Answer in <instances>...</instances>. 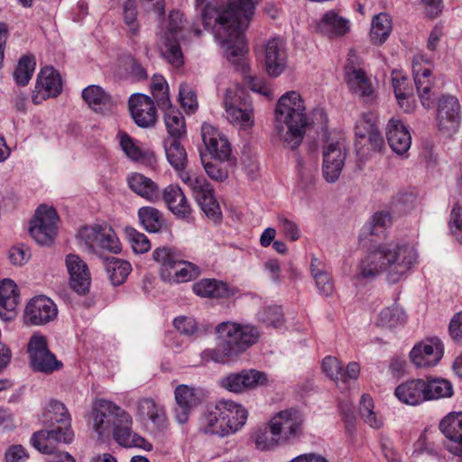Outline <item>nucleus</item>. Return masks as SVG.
<instances>
[{
	"instance_id": "f03ea898",
	"label": "nucleus",
	"mask_w": 462,
	"mask_h": 462,
	"mask_svg": "<svg viewBox=\"0 0 462 462\" xmlns=\"http://www.w3.org/2000/svg\"><path fill=\"white\" fill-rule=\"evenodd\" d=\"M416 248L407 243L389 241L372 246L359 261L354 276L358 281L371 282L384 274L389 283L405 279L418 263Z\"/></svg>"
},
{
	"instance_id": "79ce46f5",
	"label": "nucleus",
	"mask_w": 462,
	"mask_h": 462,
	"mask_svg": "<svg viewBox=\"0 0 462 462\" xmlns=\"http://www.w3.org/2000/svg\"><path fill=\"white\" fill-rule=\"evenodd\" d=\"M407 315L403 309L394 303L389 307L383 308L378 314L377 326L393 329L406 323Z\"/></svg>"
},
{
	"instance_id": "f8f14e48",
	"label": "nucleus",
	"mask_w": 462,
	"mask_h": 462,
	"mask_svg": "<svg viewBox=\"0 0 462 462\" xmlns=\"http://www.w3.org/2000/svg\"><path fill=\"white\" fill-rule=\"evenodd\" d=\"M429 62L423 55L417 54L412 59V73L417 93L421 105L426 108H430L434 105L436 93L434 91L435 80L431 74V69L423 67V63Z\"/></svg>"
},
{
	"instance_id": "774afa93",
	"label": "nucleus",
	"mask_w": 462,
	"mask_h": 462,
	"mask_svg": "<svg viewBox=\"0 0 462 462\" xmlns=\"http://www.w3.org/2000/svg\"><path fill=\"white\" fill-rule=\"evenodd\" d=\"M449 228L456 239L462 244V206L456 204L450 213Z\"/></svg>"
},
{
	"instance_id": "c756f323",
	"label": "nucleus",
	"mask_w": 462,
	"mask_h": 462,
	"mask_svg": "<svg viewBox=\"0 0 462 462\" xmlns=\"http://www.w3.org/2000/svg\"><path fill=\"white\" fill-rule=\"evenodd\" d=\"M221 406L228 437L238 432L245 425L248 411L243 405L233 401L221 400Z\"/></svg>"
},
{
	"instance_id": "4be33fe9",
	"label": "nucleus",
	"mask_w": 462,
	"mask_h": 462,
	"mask_svg": "<svg viewBox=\"0 0 462 462\" xmlns=\"http://www.w3.org/2000/svg\"><path fill=\"white\" fill-rule=\"evenodd\" d=\"M119 405L106 399H97L91 411L92 429L99 436H108L111 432L113 418Z\"/></svg>"
},
{
	"instance_id": "a878e982",
	"label": "nucleus",
	"mask_w": 462,
	"mask_h": 462,
	"mask_svg": "<svg viewBox=\"0 0 462 462\" xmlns=\"http://www.w3.org/2000/svg\"><path fill=\"white\" fill-rule=\"evenodd\" d=\"M176 406L174 414L177 421L184 424L189 420L191 411L200 402L195 388L186 384L179 385L174 392Z\"/></svg>"
},
{
	"instance_id": "49530a36",
	"label": "nucleus",
	"mask_w": 462,
	"mask_h": 462,
	"mask_svg": "<svg viewBox=\"0 0 462 462\" xmlns=\"http://www.w3.org/2000/svg\"><path fill=\"white\" fill-rule=\"evenodd\" d=\"M105 265L107 276L113 285L122 284L132 271L131 264L127 261L116 257L106 258Z\"/></svg>"
},
{
	"instance_id": "4d7b16f0",
	"label": "nucleus",
	"mask_w": 462,
	"mask_h": 462,
	"mask_svg": "<svg viewBox=\"0 0 462 462\" xmlns=\"http://www.w3.org/2000/svg\"><path fill=\"white\" fill-rule=\"evenodd\" d=\"M34 69V59L31 56L22 57L14 73V78L17 84L25 86L31 79Z\"/></svg>"
},
{
	"instance_id": "ea45409f",
	"label": "nucleus",
	"mask_w": 462,
	"mask_h": 462,
	"mask_svg": "<svg viewBox=\"0 0 462 462\" xmlns=\"http://www.w3.org/2000/svg\"><path fill=\"white\" fill-rule=\"evenodd\" d=\"M136 415L143 420L149 419L156 425H162L165 420V412L152 398H141L135 402Z\"/></svg>"
},
{
	"instance_id": "c9c22d12",
	"label": "nucleus",
	"mask_w": 462,
	"mask_h": 462,
	"mask_svg": "<svg viewBox=\"0 0 462 462\" xmlns=\"http://www.w3.org/2000/svg\"><path fill=\"white\" fill-rule=\"evenodd\" d=\"M195 294L204 298H228L234 295L232 289L216 279H202L193 284Z\"/></svg>"
},
{
	"instance_id": "3c124183",
	"label": "nucleus",
	"mask_w": 462,
	"mask_h": 462,
	"mask_svg": "<svg viewBox=\"0 0 462 462\" xmlns=\"http://www.w3.org/2000/svg\"><path fill=\"white\" fill-rule=\"evenodd\" d=\"M152 257L161 264L162 278H171V270L180 258L179 254L171 247L162 246L152 252Z\"/></svg>"
},
{
	"instance_id": "4c0bfd02",
	"label": "nucleus",
	"mask_w": 462,
	"mask_h": 462,
	"mask_svg": "<svg viewBox=\"0 0 462 462\" xmlns=\"http://www.w3.org/2000/svg\"><path fill=\"white\" fill-rule=\"evenodd\" d=\"M82 97L97 112L107 111L114 104L112 97L97 85L85 88L82 91Z\"/></svg>"
},
{
	"instance_id": "5fc2aeb1",
	"label": "nucleus",
	"mask_w": 462,
	"mask_h": 462,
	"mask_svg": "<svg viewBox=\"0 0 462 462\" xmlns=\"http://www.w3.org/2000/svg\"><path fill=\"white\" fill-rule=\"evenodd\" d=\"M151 90L153 98L161 109L171 106L169 87L162 76L154 75L152 79Z\"/></svg>"
},
{
	"instance_id": "09e8293b",
	"label": "nucleus",
	"mask_w": 462,
	"mask_h": 462,
	"mask_svg": "<svg viewBox=\"0 0 462 462\" xmlns=\"http://www.w3.org/2000/svg\"><path fill=\"white\" fill-rule=\"evenodd\" d=\"M200 274V269L192 263L178 259L176 264L171 270V278H163L170 282H186L197 278Z\"/></svg>"
},
{
	"instance_id": "58836bf2",
	"label": "nucleus",
	"mask_w": 462,
	"mask_h": 462,
	"mask_svg": "<svg viewBox=\"0 0 462 462\" xmlns=\"http://www.w3.org/2000/svg\"><path fill=\"white\" fill-rule=\"evenodd\" d=\"M42 421L49 427H54V423H58V427L71 428V419L66 406L56 400L50 401Z\"/></svg>"
},
{
	"instance_id": "9d476101",
	"label": "nucleus",
	"mask_w": 462,
	"mask_h": 462,
	"mask_svg": "<svg viewBox=\"0 0 462 462\" xmlns=\"http://www.w3.org/2000/svg\"><path fill=\"white\" fill-rule=\"evenodd\" d=\"M78 238L88 252H94L96 248L105 249L114 254L121 251L119 239L107 225L84 226L79 231Z\"/></svg>"
},
{
	"instance_id": "0e129e2a",
	"label": "nucleus",
	"mask_w": 462,
	"mask_h": 462,
	"mask_svg": "<svg viewBox=\"0 0 462 462\" xmlns=\"http://www.w3.org/2000/svg\"><path fill=\"white\" fill-rule=\"evenodd\" d=\"M316 171L317 167L314 163H304L301 161L298 162L300 184L304 189H309L313 187L315 183Z\"/></svg>"
},
{
	"instance_id": "412c9836",
	"label": "nucleus",
	"mask_w": 462,
	"mask_h": 462,
	"mask_svg": "<svg viewBox=\"0 0 462 462\" xmlns=\"http://www.w3.org/2000/svg\"><path fill=\"white\" fill-rule=\"evenodd\" d=\"M62 89L61 78L52 67L43 68L38 75L32 100L35 105L50 97H56Z\"/></svg>"
},
{
	"instance_id": "1a4fd4ad",
	"label": "nucleus",
	"mask_w": 462,
	"mask_h": 462,
	"mask_svg": "<svg viewBox=\"0 0 462 462\" xmlns=\"http://www.w3.org/2000/svg\"><path fill=\"white\" fill-rule=\"evenodd\" d=\"M303 424L302 414L294 409L281 411L270 420L271 428L283 446L294 442L303 435Z\"/></svg>"
},
{
	"instance_id": "dca6fc26",
	"label": "nucleus",
	"mask_w": 462,
	"mask_h": 462,
	"mask_svg": "<svg viewBox=\"0 0 462 462\" xmlns=\"http://www.w3.org/2000/svg\"><path fill=\"white\" fill-rule=\"evenodd\" d=\"M49 430H39L31 438L32 446L43 454H55L57 445L72 442L74 433L71 428L50 427Z\"/></svg>"
},
{
	"instance_id": "052dcab7",
	"label": "nucleus",
	"mask_w": 462,
	"mask_h": 462,
	"mask_svg": "<svg viewBox=\"0 0 462 462\" xmlns=\"http://www.w3.org/2000/svg\"><path fill=\"white\" fill-rule=\"evenodd\" d=\"M258 319L267 327L278 328L283 322V314L278 306L268 307L259 312Z\"/></svg>"
},
{
	"instance_id": "864d4df0",
	"label": "nucleus",
	"mask_w": 462,
	"mask_h": 462,
	"mask_svg": "<svg viewBox=\"0 0 462 462\" xmlns=\"http://www.w3.org/2000/svg\"><path fill=\"white\" fill-rule=\"evenodd\" d=\"M139 220L150 233L158 232L163 225L162 214L153 207H143L138 210Z\"/></svg>"
},
{
	"instance_id": "13d9d810",
	"label": "nucleus",
	"mask_w": 462,
	"mask_h": 462,
	"mask_svg": "<svg viewBox=\"0 0 462 462\" xmlns=\"http://www.w3.org/2000/svg\"><path fill=\"white\" fill-rule=\"evenodd\" d=\"M125 234L133 250L136 254H144L151 248V243L147 236L133 227H125Z\"/></svg>"
},
{
	"instance_id": "2f4dec72",
	"label": "nucleus",
	"mask_w": 462,
	"mask_h": 462,
	"mask_svg": "<svg viewBox=\"0 0 462 462\" xmlns=\"http://www.w3.org/2000/svg\"><path fill=\"white\" fill-rule=\"evenodd\" d=\"M425 390L423 379H412L398 385L394 394L402 402L414 406L426 402Z\"/></svg>"
},
{
	"instance_id": "338daca9",
	"label": "nucleus",
	"mask_w": 462,
	"mask_h": 462,
	"mask_svg": "<svg viewBox=\"0 0 462 462\" xmlns=\"http://www.w3.org/2000/svg\"><path fill=\"white\" fill-rule=\"evenodd\" d=\"M342 364L334 356H326L322 361L323 372L340 387L342 378Z\"/></svg>"
},
{
	"instance_id": "e2e57ef3",
	"label": "nucleus",
	"mask_w": 462,
	"mask_h": 462,
	"mask_svg": "<svg viewBox=\"0 0 462 462\" xmlns=\"http://www.w3.org/2000/svg\"><path fill=\"white\" fill-rule=\"evenodd\" d=\"M137 4L135 0H126L123 7V15L129 32L135 35L139 30L137 23Z\"/></svg>"
},
{
	"instance_id": "603ef678",
	"label": "nucleus",
	"mask_w": 462,
	"mask_h": 462,
	"mask_svg": "<svg viewBox=\"0 0 462 462\" xmlns=\"http://www.w3.org/2000/svg\"><path fill=\"white\" fill-rule=\"evenodd\" d=\"M424 386L426 388V401L447 398L453 394L451 383L445 379L431 378L424 380Z\"/></svg>"
},
{
	"instance_id": "bf43d9fd",
	"label": "nucleus",
	"mask_w": 462,
	"mask_h": 462,
	"mask_svg": "<svg viewBox=\"0 0 462 462\" xmlns=\"http://www.w3.org/2000/svg\"><path fill=\"white\" fill-rule=\"evenodd\" d=\"M32 221L47 228L57 230L58 215L53 208H48L42 205L37 208L35 216Z\"/></svg>"
},
{
	"instance_id": "f257e3e1",
	"label": "nucleus",
	"mask_w": 462,
	"mask_h": 462,
	"mask_svg": "<svg viewBox=\"0 0 462 462\" xmlns=\"http://www.w3.org/2000/svg\"><path fill=\"white\" fill-rule=\"evenodd\" d=\"M258 0H228L226 4H208L201 11L206 28H212L215 37L225 49L229 61L236 63L247 52L244 32L249 24Z\"/></svg>"
},
{
	"instance_id": "ddd939ff",
	"label": "nucleus",
	"mask_w": 462,
	"mask_h": 462,
	"mask_svg": "<svg viewBox=\"0 0 462 462\" xmlns=\"http://www.w3.org/2000/svg\"><path fill=\"white\" fill-rule=\"evenodd\" d=\"M201 136L208 152L215 160L229 165L234 163L231 144L223 132L210 124L204 123L201 126Z\"/></svg>"
},
{
	"instance_id": "e433bc0d",
	"label": "nucleus",
	"mask_w": 462,
	"mask_h": 462,
	"mask_svg": "<svg viewBox=\"0 0 462 462\" xmlns=\"http://www.w3.org/2000/svg\"><path fill=\"white\" fill-rule=\"evenodd\" d=\"M310 268L319 294L325 297L332 296L335 291L334 282L329 273L324 269L321 260L312 256Z\"/></svg>"
},
{
	"instance_id": "a18cd8bd",
	"label": "nucleus",
	"mask_w": 462,
	"mask_h": 462,
	"mask_svg": "<svg viewBox=\"0 0 462 462\" xmlns=\"http://www.w3.org/2000/svg\"><path fill=\"white\" fill-rule=\"evenodd\" d=\"M392 84L398 105L405 112H410L413 108V97L411 90L407 88V79L400 72L393 71L392 74Z\"/></svg>"
},
{
	"instance_id": "423d86ee",
	"label": "nucleus",
	"mask_w": 462,
	"mask_h": 462,
	"mask_svg": "<svg viewBox=\"0 0 462 462\" xmlns=\"http://www.w3.org/2000/svg\"><path fill=\"white\" fill-rule=\"evenodd\" d=\"M181 25L182 14L179 11H171L164 25L159 47L162 56L174 68H180L184 63L183 54L177 39Z\"/></svg>"
},
{
	"instance_id": "2eb2a0df",
	"label": "nucleus",
	"mask_w": 462,
	"mask_h": 462,
	"mask_svg": "<svg viewBox=\"0 0 462 462\" xmlns=\"http://www.w3.org/2000/svg\"><path fill=\"white\" fill-rule=\"evenodd\" d=\"M444 345L438 337H428L416 344L410 352L411 362L418 368L435 366L443 357Z\"/></svg>"
},
{
	"instance_id": "f704fd0d",
	"label": "nucleus",
	"mask_w": 462,
	"mask_h": 462,
	"mask_svg": "<svg viewBox=\"0 0 462 462\" xmlns=\"http://www.w3.org/2000/svg\"><path fill=\"white\" fill-rule=\"evenodd\" d=\"M350 29L347 19L339 16L335 11L330 10L324 14L317 23V30L328 37L345 35Z\"/></svg>"
},
{
	"instance_id": "39448f33",
	"label": "nucleus",
	"mask_w": 462,
	"mask_h": 462,
	"mask_svg": "<svg viewBox=\"0 0 462 462\" xmlns=\"http://www.w3.org/2000/svg\"><path fill=\"white\" fill-rule=\"evenodd\" d=\"M223 106L226 117L232 125L242 129L252 128L254 124V108L245 97V90L238 84L228 87L224 94Z\"/></svg>"
},
{
	"instance_id": "c85d7f7f",
	"label": "nucleus",
	"mask_w": 462,
	"mask_h": 462,
	"mask_svg": "<svg viewBox=\"0 0 462 462\" xmlns=\"http://www.w3.org/2000/svg\"><path fill=\"white\" fill-rule=\"evenodd\" d=\"M386 138L392 150L400 155L407 152L411 144V134L399 119L389 120L386 126Z\"/></svg>"
},
{
	"instance_id": "6ab92c4d",
	"label": "nucleus",
	"mask_w": 462,
	"mask_h": 462,
	"mask_svg": "<svg viewBox=\"0 0 462 462\" xmlns=\"http://www.w3.org/2000/svg\"><path fill=\"white\" fill-rule=\"evenodd\" d=\"M346 152L340 142H331L323 148L322 174L328 183L336 182L344 168Z\"/></svg>"
},
{
	"instance_id": "cd10ccee",
	"label": "nucleus",
	"mask_w": 462,
	"mask_h": 462,
	"mask_svg": "<svg viewBox=\"0 0 462 462\" xmlns=\"http://www.w3.org/2000/svg\"><path fill=\"white\" fill-rule=\"evenodd\" d=\"M226 428L221 401L208 407L199 419V429L205 434L225 438L226 437Z\"/></svg>"
},
{
	"instance_id": "c03bdc74",
	"label": "nucleus",
	"mask_w": 462,
	"mask_h": 462,
	"mask_svg": "<svg viewBox=\"0 0 462 462\" xmlns=\"http://www.w3.org/2000/svg\"><path fill=\"white\" fill-rule=\"evenodd\" d=\"M392 225V217L387 211L375 212L361 229V236H381Z\"/></svg>"
},
{
	"instance_id": "4468645a",
	"label": "nucleus",
	"mask_w": 462,
	"mask_h": 462,
	"mask_svg": "<svg viewBox=\"0 0 462 462\" xmlns=\"http://www.w3.org/2000/svg\"><path fill=\"white\" fill-rule=\"evenodd\" d=\"M264 69L268 76L277 78L288 68L286 42L282 37H273L263 45Z\"/></svg>"
},
{
	"instance_id": "5701e85b",
	"label": "nucleus",
	"mask_w": 462,
	"mask_h": 462,
	"mask_svg": "<svg viewBox=\"0 0 462 462\" xmlns=\"http://www.w3.org/2000/svg\"><path fill=\"white\" fill-rule=\"evenodd\" d=\"M129 109L134 123L143 128L153 126L157 121L152 99L143 94H134L129 99Z\"/></svg>"
},
{
	"instance_id": "6e6d98bb",
	"label": "nucleus",
	"mask_w": 462,
	"mask_h": 462,
	"mask_svg": "<svg viewBox=\"0 0 462 462\" xmlns=\"http://www.w3.org/2000/svg\"><path fill=\"white\" fill-rule=\"evenodd\" d=\"M359 412L362 419L370 427L378 429L383 425V419L374 411V402L370 395H362Z\"/></svg>"
},
{
	"instance_id": "b1692460",
	"label": "nucleus",
	"mask_w": 462,
	"mask_h": 462,
	"mask_svg": "<svg viewBox=\"0 0 462 462\" xmlns=\"http://www.w3.org/2000/svg\"><path fill=\"white\" fill-rule=\"evenodd\" d=\"M66 266L69 273V284L79 294H86L91 282L88 264L77 254H70L66 257Z\"/></svg>"
},
{
	"instance_id": "680f3d73",
	"label": "nucleus",
	"mask_w": 462,
	"mask_h": 462,
	"mask_svg": "<svg viewBox=\"0 0 462 462\" xmlns=\"http://www.w3.org/2000/svg\"><path fill=\"white\" fill-rule=\"evenodd\" d=\"M30 234L38 244L46 245L52 243L57 234V230L47 228L32 221Z\"/></svg>"
},
{
	"instance_id": "a211bd4d",
	"label": "nucleus",
	"mask_w": 462,
	"mask_h": 462,
	"mask_svg": "<svg viewBox=\"0 0 462 462\" xmlns=\"http://www.w3.org/2000/svg\"><path fill=\"white\" fill-rule=\"evenodd\" d=\"M267 381L265 373L251 369L220 378L219 385L231 393H238L264 385Z\"/></svg>"
},
{
	"instance_id": "aec40b11",
	"label": "nucleus",
	"mask_w": 462,
	"mask_h": 462,
	"mask_svg": "<svg viewBox=\"0 0 462 462\" xmlns=\"http://www.w3.org/2000/svg\"><path fill=\"white\" fill-rule=\"evenodd\" d=\"M58 314L56 304L48 297L37 296L26 305L24 320L26 324L41 326L54 320Z\"/></svg>"
},
{
	"instance_id": "9b49d317",
	"label": "nucleus",
	"mask_w": 462,
	"mask_h": 462,
	"mask_svg": "<svg viewBox=\"0 0 462 462\" xmlns=\"http://www.w3.org/2000/svg\"><path fill=\"white\" fill-rule=\"evenodd\" d=\"M27 353L30 365L34 371L51 374L62 366L61 362L49 349L46 337L40 333H34L30 337Z\"/></svg>"
},
{
	"instance_id": "7ed1b4c3",
	"label": "nucleus",
	"mask_w": 462,
	"mask_h": 462,
	"mask_svg": "<svg viewBox=\"0 0 462 462\" xmlns=\"http://www.w3.org/2000/svg\"><path fill=\"white\" fill-rule=\"evenodd\" d=\"M310 120L300 95L289 91L282 95L275 108V129L281 141L289 148L296 149L302 142Z\"/></svg>"
},
{
	"instance_id": "72a5a7b5",
	"label": "nucleus",
	"mask_w": 462,
	"mask_h": 462,
	"mask_svg": "<svg viewBox=\"0 0 462 462\" xmlns=\"http://www.w3.org/2000/svg\"><path fill=\"white\" fill-rule=\"evenodd\" d=\"M162 199L168 208L177 217L185 218L191 213L188 199L178 185H169L162 191Z\"/></svg>"
},
{
	"instance_id": "de8ad7c7",
	"label": "nucleus",
	"mask_w": 462,
	"mask_h": 462,
	"mask_svg": "<svg viewBox=\"0 0 462 462\" xmlns=\"http://www.w3.org/2000/svg\"><path fill=\"white\" fill-rule=\"evenodd\" d=\"M164 111V123L168 132V137L181 138L186 134V125L182 114L171 106Z\"/></svg>"
},
{
	"instance_id": "6e6552de",
	"label": "nucleus",
	"mask_w": 462,
	"mask_h": 462,
	"mask_svg": "<svg viewBox=\"0 0 462 462\" xmlns=\"http://www.w3.org/2000/svg\"><path fill=\"white\" fill-rule=\"evenodd\" d=\"M181 180L189 186L192 194L203 212L212 218L218 219L221 210L215 198L212 186L203 177H194L184 170L178 171Z\"/></svg>"
},
{
	"instance_id": "f3484780",
	"label": "nucleus",
	"mask_w": 462,
	"mask_h": 462,
	"mask_svg": "<svg viewBox=\"0 0 462 462\" xmlns=\"http://www.w3.org/2000/svg\"><path fill=\"white\" fill-rule=\"evenodd\" d=\"M461 106L457 97L453 96L442 97L438 105V128L442 134L451 136L460 125Z\"/></svg>"
},
{
	"instance_id": "69168bd1",
	"label": "nucleus",
	"mask_w": 462,
	"mask_h": 462,
	"mask_svg": "<svg viewBox=\"0 0 462 462\" xmlns=\"http://www.w3.org/2000/svg\"><path fill=\"white\" fill-rule=\"evenodd\" d=\"M179 98L182 107L188 112H194L198 107L197 97L193 89L187 83L180 85Z\"/></svg>"
},
{
	"instance_id": "20e7f679",
	"label": "nucleus",
	"mask_w": 462,
	"mask_h": 462,
	"mask_svg": "<svg viewBox=\"0 0 462 462\" xmlns=\"http://www.w3.org/2000/svg\"><path fill=\"white\" fill-rule=\"evenodd\" d=\"M216 332L217 346L211 348L212 361L216 363H225L228 357L244 352L256 343L260 335L255 327L233 322L219 324Z\"/></svg>"
},
{
	"instance_id": "473e14b6",
	"label": "nucleus",
	"mask_w": 462,
	"mask_h": 462,
	"mask_svg": "<svg viewBox=\"0 0 462 462\" xmlns=\"http://www.w3.org/2000/svg\"><path fill=\"white\" fill-rule=\"evenodd\" d=\"M127 183L131 190L148 201L157 202L161 199L162 194L157 183L141 173H131L127 177Z\"/></svg>"
},
{
	"instance_id": "0eeeda50",
	"label": "nucleus",
	"mask_w": 462,
	"mask_h": 462,
	"mask_svg": "<svg viewBox=\"0 0 462 462\" xmlns=\"http://www.w3.org/2000/svg\"><path fill=\"white\" fill-rule=\"evenodd\" d=\"M116 411H117L113 418L110 432L114 440L124 448H139L151 451L152 445L133 430L134 420L131 414L120 406Z\"/></svg>"
},
{
	"instance_id": "393cba45",
	"label": "nucleus",
	"mask_w": 462,
	"mask_h": 462,
	"mask_svg": "<svg viewBox=\"0 0 462 462\" xmlns=\"http://www.w3.org/2000/svg\"><path fill=\"white\" fill-rule=\"evenodd\" d=\"M439 428L448 439L445 448L449 453L462 450V411L447 414L440 420Z\"/></svg>"
},
{
	"instance_id": "a19ab883",
	"label": "nucleus",
	"mask_w": 462,
	"mask_h": 462,
	"mask_svg": "<svg viewBox=\"0 0 462 462\" xmlns=\"http://www.w3.org/2000/svg\"><path fill=\"white\" fill-rule=\"evenodd\" d=\"M180 138L167 137L164 150L168 162L176 170H184L188 162L187 152L180 142Z\"/></svg>"
},
{
	"instance_id": "7c9ffc66",
	"label": "nucleus",
	"mask_w": 462,
	"mask_h": 462,
	"mask_svg": "<svg viewBox=\"0 0 462 462\" xmlns=\"http://www.w3.org/2000/svg\"><path fill=\"white\" fill-rule=\"evenodd\" d=\"M19 302L17 286L14 281L5 279L0 282V319L8 321L16 317Z\"/></svg>"
},
{
	"instance_id": "37998d69",
	"label": "nucleus",
	"mask_w": 462,
	"mask_h": 462,
	"mask_svg": "<svg viewBox=\"0 0 462 462\" xmlns=\"http://www.w3.org/2000/svg\"><path fill=\"white\" fill-rule=\"evenodd\" d=\"M277 437L270 426V420L266 425L257 428L252 434L255 448L261 451L274 450L278 447L283 446Z\"/></svg>"
},
{
	"instance_id": "8fccbe9b",
	"label": "nucleus",
	"mask_w": 462,
	"mask_h": 462,
	"mask_svg": "<svg viewBox=\"0 0 462 462\" xmlns=\"http://www.w3.org/2000/svg\"><path fill=\"white\" fill-rule=\"evenodd\" d=\"M392 32V20L387 14H379L372 21L370 38L374 43L384 42Z\"/></svg>"
},
{
	"instance_id": "bb28decb",
	"label": "nucleus",
	"mask_w": 462,
	"mask_h": 462,
	"mask_svg": "<svg viewBox=\"0 0 462 462\" xmlns=\"http://www.w3.org/2000/svg\"><path fill=\"white\" fill-rule=\"evenodd\" d=\"M345 74L347 86L354 95L365 101H372L375 98L372 82L364 70L347 65L345 68Z\"/></svg>"
}]
</instances>
